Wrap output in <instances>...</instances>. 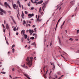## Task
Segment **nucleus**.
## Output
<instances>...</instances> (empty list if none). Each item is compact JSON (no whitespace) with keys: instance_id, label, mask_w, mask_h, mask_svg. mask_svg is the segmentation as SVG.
I'll return each instance as SVG.
<instances>
[{"instance_id":"35","label":"nucleus","mask_w":79,"mask_h":79,"mask_svg":"<svg viewBox=\"0 0 79 79\" xmlns=\"http://www.w3.org/2000/svg\"><path fill=\"white\" fill-rule=\"evenodd\" d=\"M9 35L10 36V30H9Z\"/></svg>"},{"instance_id":"30","label":"nucleus","mask_w":79,"mask_h":79,"mask_svg":"<svg viewBox=\"0 0 79 79\" xmlns=\"http://www.w3.org/2000/svg\"><path fill=\"white\" fill-rule=\"evenodd\" d=\"M22 8L23 9V10L24 9V7H23V5H22Z\"/></svg>"},{"instance_id":"10","label":"nucleus","mask_w":79,"mask_h":79,"mask_svg":"<svg viewBox=\"0 0 79 79\" xmlns=\"http://www.w3.org/2000/svg\"><path fill=\"white\" fill-rule=\"evenodd\" d=\"M6 27L7 30H9L10 29V27L8 26V24H6Z\"/></svg>"},{"instance_id":"13","label":"nucleus","mask_w":79,"mask_h":79,"mask_svg":"<svg viewBox=\"0 0 79 79\" xmlns=\"http://www.w3.org/2000/svg\"><path fill=\"white\" fill-rule=\"evenodd\" d=\"M24 37L25 39H27V35H26V34H24Z\"/></svg>"},{"instance_id":"29","label":"nucleus","mask_w":79,"mask_h":79,"mask_svg":"<svg viewBox=\"0 0 79 79\" xmlns=\"http://www.w3.org/2000/svg\"><path fill=\"white\" fill-rule=\"evenodd\" d=\"M12 52L13 53H14V52H15V49L14 48L12 49Z\"/></svg>"},{"instance_id":"42","label":"nucleus","mask_w":79,"mask_h":79,"mask_svg":"<svg viewBox=\"0 0 79 79\" xmlns=\"http://www.w3.org/2000/svg\"><path fill=\"white\" fill-rule=\"evenodd\" d=\"M2 27L4 28H5V26H4V25L3 24H2Z\"/></svg>"},{"instance_id":"14","label":"nucleus","mask_w":79,"mask_h":79,"mask_svg":"<svg viewBox=\"0 0 79 79\" xmlns=\"http://www.w3.org/2000/svg\"><path fill=\"white\" fill-rule=\"evenodd\" d=\"M31 45H35V43L34 42L33 43H32L31 44Z\"/></svg>"},{"instance_id":"40","label":"nucleus","mask_w":79,"mask_h":79,"mask_svg":"<svg viewBox=\"0 0 79 79\" xmlns=\"http://www.w3.org/2000/svg\"><path fill=\"white\" fill-rule=\"evenodd\" d=\"M33 3H37V2L35 1L34 2H33Z\"/></svg>"},{"instance_id":"54","label":"nucleus","mask_w":79,"mask_h":79,"mask_svg":"<svg viewBox=\"0 0 79 79\" xmlns=\"http://www.w3.org/2000/svg\"><path fill=\"white\" fill-rule=\"evenodd\" d=\"M49 78H50V79H53V78H52V77H49Z\"/></svg>"},{"instance_id":"33","label":"nucleus","mask_w":79,"mask_h":79,"mask_svg":"<svg viewBox=\"0 0 79 79\" xmlns=\"http://www.w3.org/2000/svg\"><path fill=\"white\" fill-rule=\"evenodd\" d=\"M65 23V21H64V22L63 23V24H62V26H63V25H64V24Z\"/></svg>"},{"instance_id":"32","label":"nucleus","mask_w":79,"mask_h":79,"mask_svg":"<svg viewBox=\"0 0 79 79\" xmlns=\"http://www.w3.org/2000/svg\"><path fill=\"white\" fill-rule=\"evenodd\" d=\"M50 63L52 65H53V64H54V63H52V62H50Z\"/></svg>"},{"instance_id":"24","label":"nucleus","mask_w":79,"mask_h":79,"mask_svg":"<svg viewBox=\"0 0 79 79\" xmlns=\"http://www.w3.org/2000/svg\"><path fill=\"white\" fill-rule=\"evenodd\" d=\"M12 19L13 20V21L14 23H16V22H15V20H14V19H13V18H12Z\"/></svg>"},{"instance_id":"25","label":"nucleus","mask_w":79,"mask_h":79,"mask_svg":"<svg viewBox=\"0 0 79 79\" xmlns=\"http://www.w3.org/2000/svg\"><path fill=\"white\" fill-rule=\"evenodd\" d=\"M1 73H2V74H6V72H1Z\"/></svg>"},{"instance_id":"55","label":"nucleus","mask_w":79,"mask_h":79,"mask_svg":"<svg viewBox=\"0 0 79 79\" xmlns=\"http://www.w3.org/2000/svg\"><path fill=\"white\" fill-rule=\"evenodd\" d=\"M27 39L28 41H29V38H28Z\"/></svg>"},{"instance_id":"2","label":"nucleus","mask_w":79,"mask_h":79,"mask_svg":"<svg viewBox=\"0 0 79 79\" xmlns=\"http://www.w3.org/2000/svg\"><path fill=\"white\" fill-rule=\"evenodd\" d=\"M4 5L6 8H8V7L11 9V7L8 4V3L6 2H5L4 3Z\"/></svg>"},{"instance_id":"47","label":"nucleus","mask_w":79,"mask_h":79,"mask_svg":"<svg viewBox=\"0 0 79 79\" xmlns=\"http://www.w3.org/2000/svg\"><path fill=\"white\" fill-rule=\"evenodd\" d=\"M55 77H56V78H57V75H55Z\"/></svg>"},{"instance_id":"17","label":"nucleus","mask_w":79,"mask_h":79,"mask_svg":"<svg viewBox=\"0 0 79 79\" xmlns=\"http://www.w3.org/2000/svg\"><path fill=\"white\" fill-rule=\"evenodd\" d=\"M44 78H45V79L47 78V77L46 76V74H44Z\"/></svg>"},{"instance_id":"7","label":"nucleus","mask_w":79,"mask_h":79,"mask_svg":"<svg viewBox=\"0 0 79 79\" xmlns=\"http://www.w3.org/2000/svg\"><path fill=\"white\" fill-rule=\"evenodd\" d=\"M21 66L25 69H27V68H28L27 66H26V64H24L23 65H22Z\"/></svg>"},{"instance_id":"8","label":"nucleus","mask_w":79,"mask_h":79,"mask_svg":"<svg viewBox=\"0 0 79 79\" xmlns=\"http://www.w3.org/2000/svg\"><path fill=\"white\" fill-rule=\"evenodd\" d=\"M47 2H45V3H44L43 4V8H45V6L47 5Z\"/></svg>"},{"instance_id":"5","label":"nucleus","mask_w":79,"mask_h":79,"mask_svg":"<svg viewBox=\"0 0 79 79\" xmlns=\"http://www.w3.org/2000/svg\"><path fill=\"white\" fill-rule=\"evenodd\" d=\"M75 3V1L74 0L71 1L69 3V5L70 6H73L74 5V3Z\"/></svg>"},{"instance_id":"3","label":"nucleus","mask_w":79,"mask_h":79,"mask_svg":"<svg viewBox=\"0 0 79 79\" xmlns=\"http://www.w3.org/2000/svg\"><path fill=\"white\" fill-rule=\"evenodd\" d=\"M0 11H0V15H3V13H6V12L5 11H4V10H3V9L1 8H0Z\"/></svg>"},{"instance_id":"16","label":"nucleus","mask_w":79,"mask_h":79,"mask_svg":"<svg viewBox=\"0 0 79 79\" xmlns=\"http://www.w3.org/2000/svg\"><path fill=\"white\" fill-rule=\"evenodd\" d=\"M57 74L58 75H60L61 74V72H58L57 73Z\"/></svg>"},{"instance_id":"41","label":"nucleus","mask_w":79,"mask_h":79,"mask_svg":"<svg viewBox=\"0 0 79 79\" xmlns=\"http://www.w3.org/2000/svg\"><path fill=\"white\" fill-rule=\"evenodd\" d=\"M8 13H10V14L11 13V11H8Z\"/></svg>"},{"instance_id":"51","label":"nucleus","mask_w":79,"mask_h":79,"mask_svg":"<svg viewBox=\"0 0 79 79\" xmlns=\"http://www.w3.org/2000/svg\"><path fill=\"white\" fill-rule=\"evenodd\" d=\"M31 32L32 33V32H34V31L33 30H31Z\"/></svg>"},{"instance_id":"61","label":"nucleus","mask_w":79,"mask_h":79,"mask_svg":"<svg viewBox=\"0 0 79 79\" xmlns=\"http://www.w3.org/2000/svg\"><path fill=\"white\" fill-rule=\"evenodd\" d=\"M33 27H35V25H34L32 26Z\"/></svg>"},{"instance_id":"19","label":"nucleus","mask_w":79,"mask_h":79,"mask_svg":"<svg viewBox=\"0 0 79 79\" xmlns=\"http://www.w3.org/2000/svg\"><path fill=\"white\" fill-rule=\"evenodd\" d=\"M26 21H25V20H24L23 22V24L24 25V24H26Z\"/></svg>"},{"instance_id":"11","label":"nucleus","mask_w":79,"mask_h":79,"mask_svg":"<svg viewBox=\"0 0 79 79\" xmlns=\"http://www.w3.org/2000/svg\"><path fill=\"white\" fill-rule=\"evenodd\" d=\"M21 34H23V36H24V34L25 33V30H22L21 31Z\"/></svg>"},{"instance_id":"49","label":"nucleus","mask_w":79,"mask_h":79,"mask_svg":"<svg viewBox=\"0 0 79 79\" xmlns=\"http://www.w3.org/2000/svg\"><path fill=\"white\" fill-rule=\"evenodd\" d=\"M63 25H61V27H60V28L61 29H62V28H63Z\"/></svg>"},{"instance_id":"38","label":"nucleus","mask_w":79,"mask_h":79,"mask_svg":"<svg viewBox=\"0 0 79 79\" xmlns=\"http://www.w3.org/2000/svg\"><path fill=\"white\" fill-rule=\"evenodd\" d=\"M13 30L14 31H16V28H14L13 29Z\"/></svg>"},{"instance_id":"46","label":"nucleus","mask_w":79,"mask_h":79,"mask_svg":"<svg viewBox=\"0 0 79 79\" xmlns=\"http://www.w3.org/2000/svg\"><path fill=\"white\" fill-rule=\"evenodd\" d=\"M27 5L28 6H31V5H30V4H29V3H28Z\"/></svg>"},{"instance_id":"63","label":"nucleus","mask_w":79,"mask_h":79,"mask_svg":"<svg viewBox=\"0 0 79 79\" xmlns=\"http://www.w3.org/2000/svg\"><path fill=\"white\" fill-rule=\"evenodd\" d=\"M77 53H79V50H78V51H77Z\"/></svg>"},{"instance_id":"48","label":"nucleus","mask_w":79,"mask_h":79,"mask_svg":"<svg viewBox=\"0 0 79 79\" xmlns=\"http://www.w3.org/2000/svg\"><path fill=\"white\" fill-rule=\"evenodd\" d=\"M34 7H31V10H34Z\"/></svg>"},{"instance_id":"62","label":"nucleus","mask_w":79,"mask_h":79,"mask_svg":"<svg viewBox=\"0 0 79 79\" xmlns=\"http://www.w3.org/2000/svg\"><path fill=\"white\" fill-rule=\"evenodd\" d=\"M10 52H8L7 53H8V54H10Z\"/></svg>"},{"instance_id":"4","label":"nucleus","mask_w":79,"mask_h":79,"mask_svg":"<svg viewBox=\"0 0 79 79\" xmlns=\"http://www.w3.org/2000/svg\"><path fill=\"white\" fill-rule=\"evenodd\" d=\"M16 7V8H18V15H19V8H18V6H16V4H14V5H13V8H14V9H16V8L15 7Z\"/></svg>"},{"instance_id":"53","label":"nucleus","mask_w":79,"mask_h":79,"mask_svg":"<svg viewBox=\"0 0 79 79\" xmlns=\"http://www.w3.org/2000/svg\"><path fill=\"white\" fill-rule=\"evenodd\" d=\"M19 7H20V8H21V4H19Z\"/></svg>"},{"instance_id":"37","label":"nucleus","mask_w":79,"mask_h":79,"mask_svg":"<svg viewBox=\"0 0 79 79\" xmlns=\"http://www.w3.org/2000/svg\"><path fill=\"white\" fill-rule=\"evenodd\" d=\"M17 3L18 4H19H19H20V2H19V1H18Z\"/></svg>"},{"instance_id":"27","label":"nucleus","mask_w":79,"mask_h":79,"mask_svg":"<svg viewBox=\"0 0 79 79\" xmlns=\"http://www.w3.org/2000/svg\"><path fill=\"white\" fill-rule=\"evenodd\" d=\"M41 11V7H40V9H39V13H40V11Z\"/></svg>"},{"instance_id":"26","label":"nucleus","mask_w":79,"mask_h":79,"mask_svg":"<svg viewBox=\"0 0 79 79\" xmlns=\"http://www.w3.org/2000/svg\"><path fill=\"white\" fill-rule=\"evenodd\" d=\"M15 44H13L12 46V48H13L14 47H15Z\"/></svg>"},{"instance_id":"9","label":"nucleus","mask_w":79,"mask_h":79,"mask_svg":"<svg viewBox=\"0 0 79 79\" xmlns=\"http://www.w3.org/2000/svg\"><path fill=\"white\" fill-rule=\"evenodd\" d=\"M34 16V14H31L28 15V18H31V17H32V16Z\"/></svg>"},{"instance_id":"59","label":"nucleus","mask_w":79,"mask_h":79,"mask_svg":"<svg viewBox=\"0 0 79 79\" xmlns=\"http://www.w3.org/2000/svg\"><path fill=\"white\" fill-rule=\"evenodd\" d=\"M31 0V2H32V3H33V1H32V0Z\"/></svg>"},{"instance_id":"50","label":"nucleus","mask_w":79,"mask_h":79,"mask_svg":"<svg viewBox=\"0 0 79 79\" xmlns=\"http://www.w3.org/2000/svg\"><path fill=\"white\" fill-rule=\"evenodd\" d=\"M46 74H47V73L48 72V70H46Z\"/></svg>"},{"instance_id":"39","label":"nucleus","mask_w":79,"mask_h":79,"mask_svg":"<svg viewBox=\"0 0 79 79\" xmlns=\"http://www.w3.org/2000/svg\"><path fill=\"white\" fill-rule=\"evenodd\" d=\"M25 14H27V11H25Z\"/></svg>"},{"instance_id":"57","label":"nucleus","mask_w":79,"mask_h":79,"mask_svg":"<svg viewBox=\"0 0 79 79\" xmlns=\"http://www.w3.org/2000/svg\"><path fill=\"white\" fill-rule=\"evenodd\" d=\"M52 45V43H50V46H51V45Z\"/></svg>"},{"instance_id":"52","label":"nucleus","mask_w":79,"mask_h":79,"mask_svg":"<svg viewBox=\"0 0 79 79\" xmlns=\"http://www.w3.org/2000/svg\"><path fill=\"white\" fill-rule=\"evenodd\" d=\"M77 33H79V30H77Z\"/></svg>"},{"instance_id":"64","label":"nucleus","mask_w":79,"mask_h":79,"mask_svg":"<svg viewBox=\"0 0 79 79\" xmlns=\"http://www.w3.org/2000/svg\"><path fill=\"white\" fill-rule=\"evenodd\" d=\"M28 25L29 26H31V25L30 24H28Z\"/></svg>"},{"instance_id":"21","label":"nucleus","mask_w":79,"mask_h":79,"mask_svg":"<svg viewBox=\"0 0 79 79\" xmlns=\"http://www.w3.org/2000/svg\"><path fill=\"white\" fill-rule=\"evenodd\" d=\"M30 39H32V40H34V37H32L30 38Z\"/></svg>"},{"instance_id":"45","label":"nucleus","mask_w":79,"mask_h":79,"mask_svg":"<svg viewBox=\"0 0 79 79\" xmlns=\"http://www.w3.org/2000/svg\"><path fill=\"white\" fill-rule=\"evenodd\" d=\"M4 24H6V21H5V20H4Z\"/></svg>"},{"instance_id":"44","label":"nucleus","mask_w":79,"mask_h":79,"mask_svg":"<svg viewBox=\"0 0 79 79\" xmlns=\"http://www.w3.org/2000/svg\"><path fill=\"white\" fill-rule=\"evenodd\" d=\"M69 40H71L72 41L73 40V39H72V38H71L70 39H69Z\"/></svg>"},{"instance_id":"15","label":"nucleus","mask_w":79,"mask_h":79,"mask_svg":"<svg viewBox=\"0 0 79 79\" xmlns=\"http://www.w3.org/2000/svg\"><path fill=\"white\" fill-rule=\"evenodd\" d=\"M22 17L23 19V18H24V17H23L24 16V13H23V11H22Z\"/></svg>"},{"instance_id":"20","label":"nucleus","mask_w":79,"mask_h":79,"mask_svg":"<svg viewBox=\"0 0 79 79\" xmlns=\"http://www.w3.org/2000/svg\"><path fill=\"white\" fill-rule=\"evenodd\" d=\"M29 31L30 33L31 34H32V31L31 30H29Z\"/></svg>"},{"instance_id":"60","label":"nucleus","mask_w":79,"mask_h":79,"mask_svg":"<svg viewBox=\"0 0 79 79\" xmlns=\"http://www.w3.org/2000/svg\"><path fill=\"white\" fill-rule=\"evenodd\" d=\"M16 35H18V33H16Z\"/></svg>"},{"instance_id":"12","label":"nucleus","mask_w":79,"mask_h":79,"mask_svg":"<svg viewBox=\"0 0 79 79\" xmlns=\"http://www.w3.org/2000/svg\"><path fill=\"white\" fill-rule=\"evenodd\" d=\"M43 1L42 0H41V1H40L39 2H38L36 4V5H37V4H42V2H43Z\"/></svg>"},{"instance_id":"36","label":"nucleus","mask_w":79,"mask_h":79,"mask_svg":"<svg viewBox=\"0 0 79 79\" xmlns=\"http://www.w3.org/2000/svg\"><path fill=\"white\" fill-rule=\"evenodd\" d=\"M17 17L18 18V19H19V16L17 14Z\"/></svg>"},{"instance_id":"6","label":"nucleus","mask_w":79,"mask_h":79,"mask_svg":"<svg viewBox=\"0 0 79 79\" xmlns=\"http://www.w3.org/2000/svg\"><path fill=\"white\" fill-rule=\"evenodd\" d=\"M62 17H61L60 18L59 20H58V21L57 22V23L56 25V28H55V31H56V27H57V26L58 25V23H59V22L60 21V19H61V18H62Z\"/></svg>"},{"instance_id":"56","label":"nucleus","mask_w":79,"mask_h":79,"mask_svg":"<svg viewBox=\"0 0 79 79\" xmlns=\"http://www.w3.org/2000/svg\"><path fill=\"white\" fill-rule=\"evenodd\" d=\"M29 23L30 24H31V21H29Z\"/></svg>"},{"instance_id":"58","label":"nucleus","mask_w":79,"mask_h":79,"mask_svg":"<svg viewBox=\"0 0 79 79\" xmlns=\"http://www.w3.org/2000/svg\"><path fill=\"white\" fill-rule=\"evenodd\" d=\"M19 29V28H18V27H17V29H16V30L17 31H18V29Z\"/></svg>"},{"instance_id":"34","label":"nucleus","mask_w":79,"mask_h":79,"mask_svg":"<svg viewBox=\"0 0 79 79\" xmlns=\"http://www.w3.org/2000/svg\"><path fill=\"white\" fill-rule=\"evenodd\" d=\"M65 23V21H64V22L63 23V24H62V26H63V25H64V24Z\"/></svg>"},{"instance_id":"43","label":"nucleus","mask_w":79,"mask_h":79,"mask_svg":"<svg viewBox=\"0 0 79 79\" xmlns=\"http://www.w3.org/2000/svg\"><path fill=\"white\" fill-rule=\"evenodd\" d=\"M37 29V28H35V29H34V30H35V32H36V29Z\"/></svg>"},{"instance_id":"22","label":"nucleus","mask_w":79,"mask_h":79,"mask_svg":"<svg viewBox=\"0 0 79 79\" xmlns=\"http://www.w3.org/2000/svg\"><path fill=\"white\" fill-rule=\"evenodd\" d=\"M37 21H38L39 22L40 21V19H39V18H37Z\"/></svg>"},{"instance_id":"23","label":"nucleus","mask_w":79,"mask_h":79,"mask_svg":"<svg viewBox=\"0 0 79 79\" xmlns=\"http://www.w3.org/2000/svg\"><path fill=\"white\" fill-rule=\"evenodd\" d=\"M6 29V28H4L3 30V31L4 32V33H5Z\"/></svg>"},{"instance_id":"1","label":"nucleus","mask_w":79,"mask_h":79,"mask_svg":"<svg viewBox=\"0 0 79 79\" xmlns=\"http://www.w3.org/2000/svg\"><path fill=\"white\" fill-rule=\"evenodd\" d=\"M32 59H33V57H30L29 58V57H27L26 59V61L27 62V64L28 65L29 67H31L32 65Z\"/></svg>"},{"instance_id":"18","label":"nucleus","mask_w":79,"mask_h":79,"mask_svg":"<svg viewBox=\"0 0 79 79\" xmlns=\"http://www.w3.org/2000/svg\"><path fill=\"white\" fill-rule=\"evenodd\" d=\"M55 65L53 64V67L52 68V69H55Z\"/></svg>"},{"instance_id":"31","label":"nucleus","mask_w":79,"mask_h":79,"mask_svg":"<svg viewBox=\"0 0 79 79\" xmlns=\"http://www.w3.org/2000/svg\"><path fill=\"white\" fill-rule=\"evenodd\" d=\"M6 43L7 44V45H9V43L8 42V41H6Z\"/></svg>"},{"instance_id":"28","label":"nucleus","mask_w":79,"mask_h":79,"mask_svg":"<svg viewBox=\"0 0 79 79\" xmlns=\"http://www.w3.org/2000/svg\"><path fill=\"white\" fill-rule=\"evenodd\" d=\"M59 43H61V41L60 40V38H59Z\"/></svg>"}]
</instances>
